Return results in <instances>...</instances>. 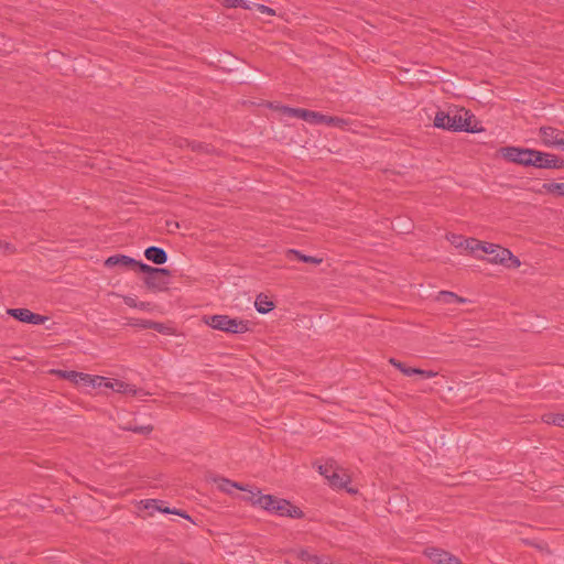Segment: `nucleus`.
<instances>
[{"label":"nucleus","mask_w":564,"mask_h":564,"mask_svg":"<svg viewBox=\"0 0 564 564\" xmlns=\"http://www.w3.org/2000/svg\"><path fill=\"white\" fill-rule=\"evenodd\" d=\"M474 115L462 108L448 112L438 111L434 118V126L451 131L477 132Z\"/></svg>","instance_id":"obj_1"},{"label":"nucleus","mask_w":564,"mask_h":564,"mask_svg":"<svg viewBox=\"0 0 564 564\" xmlns=\"http://www.w3.org/2000/svg\"><path fill=\"white\" fill-rule=\"evenodd\" d=\"M245 500L252 506H258L279 516H288L295 519L302 517L300 508L293 506L288 500L275 498L271 495H261L259 491H250V495H248Z\"/></svg>","instance_id":"obj_2"},{"label":"nucleus","mask_w":564,"mask_h":564,"mask_svg":"<svg viewBox=\"0 0 564 564\" xmlns=\"http://www.w3.org/2000/svg\"><path fill=\"white\" fill-rule=\"evenodd\" d=\"M321 475H323L330 487L335 489H346L350 494H355L356 490L348 487L350 482V476L338 466L334 459L326 460L325 464H314Z\"/></svg>","instance_id":"obj_3"},{"label":"nucleus","mask_w":564,"mask_h":564,"mask_svg":"<svg viewBox=\"0 0 564 564\" xmlns=\"http://www.w3.org/2000/svg\"><path fill=\"white\" fill-rule=\"evenodd\" d=\"M204 321L209 327L230 334H243L249 330L250 326L248 321L231 318L228 315L206 316Z\"/></svg>","instance_id":"obj_4"},{"label":"nucleus","mask_w":564,"mask_h":564,"mask_svg":"<svg viewBox=\"0 0 564 564\" xmlns=\"http://www.w3.org/2000/svg\"><path fill=\"white\" fill-rule=\"evenodd\" d=\"M530 166L538 169H562L564 167V160L554 154L532 149Z\"/></svg>","instance_id":"obj_5"},{"label":"nucleus","mask_w":564,"mask_h":564,"mask_svg":"<svg viewBox=\"0 0 564 564\" xmlns=\"http://www.w3.org/2000/svg\"><path fill=\"white\" fill-rule=\"evenodd\" d=\"M531 152L532 149L518 147H505L500 149V154L505 160L523 166H530Z\"/></svg>","instance_id":"obj_6"},{"label":"nucleus","mask_w":564,"mask_h":564,"mask_svg":"<svg viewBox=\"0 0 564 564\" xmlns=\"http://www.w3.org/2000/svg\"><path fill=\"white\" fill-rule=\"evenodd\" d=\"M539 135L545 147L564 148V131L554 127H541Z\"/></svg>","instance_id":"obj_7"},{"label":"nucleus","mask_w":564,"mask_h":564,"mask_svg":"<svg viewBox=\"0 0 564 564\" xmlns=\"http://www.w3.org/2000/svg\"><path fill=\"white\" fill-rule=\"evenodd\" d=\"M489 262L514 269L519 268L521 264L520 260L513 256L509 249L502 248L500 246L497 247L494 254L489 256Z\"/></svg>","instance_id":"obj_8"},{"label":"nucleus","mask_w":564,"mask_h":564,"mask_svg":"<svg viewBox=\"0 0 564 564\" xmlns=\"http://www.w3.org/2000/svg\"><path fill=\"white\" fill-rule=\"evenodd\" d=\"M280 110L284 116L300 118L311 124H318V119H321V112L317 111L286 106L281 107Z\"/></svg>","instance_id":"obj_9"},{"label":"nucleus","mask_w":564,"mask_h":564,"mask_svg":"<svg viewBox=\"0 0 564 564\" xmlns=\"http://www.w3.org/2000/svg\"><path fill=\"white\" fill-rule=\"evenodd\" d=\"M8 314L13 316L20 322L33 324V325H40L44 322V317L32 313L28 308H10L8 310Z\"/></svg>","instance_id":"obj_10"},{"label":"nucleus","mask_w":564,"mask_h":564,"mask_svg":"<svg viewBox=\"0 0 564 564\" xmlns=\"http://www.w3.org/2000/svg\"><path fill=\"white\" fill-rule=\"evenodd\" d=\"M425 555L436 564H457V557L449 554L448 552L436 549V547H430L425 550Z\"/></svg>","instance_id":"obj_11"},{"label":"nucleus","mask_w":564,"mask_h":564,"mask_svg":"<svg viewBox=\"0 0 564 564\" xmlns=\"http://www.w3.org/2000/svg\"><path fill=\"white\" fill-rule=\"evenodd\" d=\"M144 256L149 261L155 264H163L167 260V254L164 249L154 246L147 248Z\"/></svg>","instance_id":"obj_12"},{"label":"nucleus","mask_w":564,"mask_h":564,"mask_svg":"<svg viewBox=\"0 0 564 564\" xmlns=\"http://www.w3.org/2000/svg\"><path fill=\"white\" fill-rule=\"evenodd\" d=\"M318 124H326L328 127H336L341 130H346V129H348L349 121L346 118L325 116V115L321 113V119H318Z\"/></svg>","instance_id":"obj_13"},{"label":"nucleus","mask_w":564,"mask_h":564,"mask_svg":"<svg viewBox=\"0 0 564 564\" xmlns=\"http://www.w3.org/2000/svg\"><path fill=\"white\" fill-rule=\"evenodd\" d=\"M133 264H137V260L124 254L111 256L105 261V265L108 268H112L116 265L129 268L132 267Z\"/></svg>","instance_id":"obj_14"},{"label":"nucleus","mask_w":564,"mask_h":564,"mask_svg":"<svg viewBox=\"0 0 564 564\" xmlns=\"http://www.w3.org/2000/svg\"><path fill=\"white\" fill-rule=\"evenodd\" d=\"M215 482L217 484V487L219 490L226 494H230L232 489H239L242 491H248L250 494L251 490H249L247 487L240 485L239 482L231 481L227 478H216Z\"/></svg>","instance_id":"obj_15"},{"label":"nucleus","mask_w":564,"mask_h":564,"mask_svg":"<svg viewBox=\"0 0 564 564\" xmlns=\"http://www.w3.org/2000/svg\"><path fill=\"white\" fill-rule=\"evenodd\" d=\"M115 392L123 393V394H137L138 390L134 386H131L124 381L110 379L109 381V388Z\"/></svg>","instance_id":"obj_16"},{"label":"nucleus","mask_w":564,"mask_h":564,"mask_svg":"<svg viewBox=\"0 0 564 564\" xmlns=\"http://www.w3.org/2000/svg\"><path fill=\"white\" fill-rule=\"evenodd\" d=\"M254 306L259 313L267 314L273 310L274 304L267 295L259 294L256 299Z\"/></svg>","instance_id":"obj_17"},{"label":"nucleus","mask_w":564,"mask_h":564,"mask_svg":"<svg viewBox=\"0 0 564 564\" xmlns=\"http://www.w3.org/2000/svg\"><path fill=\"white\" fill-rule=\"evenodd\" d=\"M122 299L123 302L130 307L138 308L141 311L152 310V304L150 302H140L134 296L131 295H123Z\"/></svg>","instance_id":"obj_18"},{"label":"nucleus","mask_w":564,"mask_h":564,"mask_svg":"<svg viewBox=\"0 0 564 564\" xmlns=\"http://www.w3.org/2000/svg\"><path fill=\"white\" fill-rule=\"evenodd\" d=\"M132 267H137L139 268V270L143 273H145L147 275H151V274H164V275H169L170 274V271L167 269H164V268H153L149 264H145V263H142V262H139L137 261V264H133Z\"/></svg>","instance_id":"obj_19"},{"label":"nucleus","mask_w":564,"mask_h":564,"mask_svg":"<svg viewBox=\"0 0 564 564\" xmlns=\"http://www.w3.org/2000/svg\"><path fill=\"white\" fill-rule=\"evenodd\" d=\"M286 256H288L289 258H291V257H296L299 260H301V261H303V262H306V263L318 264V263H321V262H322V260H321V259H318V258L302 254L300 251L294 250V249H290V250H288Z\"/></svg>","instance_id":"obj_20"},{"label":"nucleus","mask_w":564,"mask_h":564,"mask_svg":"<svg viewBox=\"0 0 564 564\" xmlns=\"http://www.w3.org/2000/svg\"><path fill=\"white\" fill-rule=\"evenodd\" d=\"M437 299L444 303H465L466 302V299H463V297L456 295L455 293L448 292V291L440 292Z\"/></svg>","instance_id":"obj_21"},{"label":"nucleus","mask_w":564,"mask_h":564,"mask_svg":"<svg viewBox=\"0 0 564 564\" xmlns=\"http://www.w3.org/2000/svg\"><path fill=\"white\" fill-rule=\"evenodd\" d=\"M546 424H553L564 427V414L561 413H546L542 416Z\"/></svg>","instance_id":"obj_22"},{"label":"nucleus","mask_w":564,"mask_h":564,"mask_svg":"<svg viewBox=\"0 0 564 564\" xmlns=\"http://www.w3.org/2000/svg\"><path fill=\"white\" fill-rule=\"evenodd\" d=\"M299 558L311 564H324L317 555L310 553L307 550H301L299 552Z\"/></svg>","instance_id":"obj_23"},{"label":"nucleus","mask_w":564,"mask_h":564,"mask_svg":"<svg viewBox=\"0 0 564 564\" xmlns=\"http://www.w3.org/2000/svg\"><path fill=\"white\" fill-rule=\"evenodd\" d=\"M145 284L151 289H162L166 283L160 280V274L147 275Z\"/></svg>","instance_id":"obj_24"},{"label":"nucleus","mask_w":564,"mask_h":564,"mask_svg":"<svg viewBox=\"0 0 564 564\" xmlns=\"http://www.w3.org/2000/svg\"><path fill=\"white\" fill-rule=\"evenodd\" d=\"M480 241L475 238H469L465 240L464 249L469 251L471 254H477L480 251Z\"/></svg>","instance_id":"obj_25"},{"label":"nucleus","mask_w":564,"mask_h":564,"mask_svg":"<svg viewBox=\"0 0 564 564\" xmlns=\"http://www.w3.org/2000/svg\"><path fill=\"white\" fill-rule=\"evenodd\" d=\"M152 329L163 335H173L175 333L172 326L158 322L152 323Z\"/></svg>","instance_id":"obj_26"},{"label":"nucleus","mask_w":564,"mask_h":564,"mask_svg":"<svg viewBox=\"0 0 564 564\" xmlns=\"http://www.w3.org/2000/svg\"><path fill=\"white\" fill-rule=\"evenodd\" d=\"M54 373H56L61 378L74 382L75 384L78 383L79 372L77 371L54 370Z\"/></svg>","instance_id":"obj_27"},{"label":"nucleus","mask_w":564,"mask_h":564,"mask_svg":"<svg viewBox=\"0 0 564 564\" xmlns=\"http://www.w3.org/2000/svg\"><path fill=\"white\" fill-rule=\"evenodd\" d=\"M543 187L550 193H557L564 196V183H545Z\"/></svg>","instance_id":"obj_28"},{"label":"nucleus","mask_w":564,"mask_h":564,"mask_svg":"<svg viewBox=\"0 0 564 564\" xmlns=\"http://www.w3.org/2000/svg\"><path fill=\"white\" fill-rule=\"evenodd\" d=\"M143 505V508L151 511H159L162 510V507L160 506V501L156 499H147L141 501Z\"/></svg>","instance_id":"obj_29"},{"label":"nucleus","mask_w":564,"mask_h":564,"mask_svg":"<svg viewBox=\"0 0 564 564\" xmlns=\"http://www.w3.org/2000/svg\"><path fill=\"white\" fill-rule=\"evenodd\" d=\"M447 240L455 247V248H464L465 240L463 236L451 234L447 236Z\"/></svg>","instance_id":"obj_30"},{"label":"nucleus","mask_w":564,"mask_h":564,"mask_svg":"<svg viewBox=\"0 0 564 564\" xmlns=\"http://www.w3.org/2000/svg\"><path fill=\"white\" fill-rule=\"evenodd\" d=\"M93 382H94V376L79 372L78 383H76V384L83 386V387H91Z\"/></svg>","instance_id":"obj_31"},{"label":"nucleus","mask_w":564,"mask_h":564,"mask_svg":"<svg viewBox=\"0 0 564 564\" xmlns=\"http://www.w3.org/2000/svg\"><path fill=\"white\" fill-rule=\"evenodd\" d=\"M226 7L249 9L246 0H221Z\"/></svg>","instance_id":"obj_32"},{"label":"nucleus","mask_w":564,"mask_h":564,"mask_svg":"<svg viewBox=\"0 0 564 564\" xmlns=\"http://www.w3.org/2000/svg\"><path fill=\"white\" fill-rule=\"evenodd\" d=\"M109 378L101 377V376H94V382L91 384L93 388H109Z\"/></svg>","instance_id":"obj_33"},{"label":"nucleus","mask_w":564,"mask_h":564,"mask_svg":"<svg viewBox=\"0 0 564 564\" xmlns=\"http://www.w3.org/2000/svg\"><path fill=\"white\" fill-rule=\"evenodd\" d=\"M124 430L132 431L139 434H149L152 432L153 427L151 425H141V426H126Z\"/></svg>","instance_id":"obj_34"},{"label":"nucleus","mask_w":564,"mask_h":564,"mask_svg":"<svg viewBox=\"0 0 564 564\" xmlns=\"http://www.w3.org/2000/svg\"><path fill=\"white\" fill-rule=\"evenodd\" d=\"M480 251L484 253H487L488 256L494 254L495 250L497 249L498 245L490 243V242H481L480 241Z\"/></svg>","instance_id":"obj_35"},{"label":"nucleus","mask_w":564,"mask_h":564,"mask_svg":"<svg viewBox=\"0 0 564 564\" xmlns=\"http://www.w3.org/2000/svg\"><path fill=\"white\" fill-rule=\"evenodd\" d=\"M160 512H163V513H172V514H177V516H181L187 520H192L191 517L186 513H184L183 511L181 510H175V509H170V508H162V510H159Z\"/></svg>","instance_id":"obj_36"},{"label":"nucleus","mask_w":564,"mask_h":564,"mask_svg":"<svg viewBox=\"0 0 564 564\" xmlns=\"http://www.w3.org/2000/svg\"><path fill=\"white\" fill-rule=\"evenodd\" d=\"M152 323L153 321L149 319H137L132 325L140 327V328H151L152 329Z\"/></svg>","instance_id":"obj_37"},{"label":"nucleus","mask_w":564,"mask_h":564,"mask_svg":"<svg viewBox=\"0 0 564 564\" xmlns=\"http://www.w3.org/2000/svg\"><path fill=\"white\" fill-rule=\"evenodd\" d=\"M416 375H420L425 379H430V378H434L437 375V372H435L433 370L419 369V372Z\"/></svg>","instance_id":"obj_38"},{"label":"nucleus","mask_w":564,"mask_h":564,"mask_svg":"<svg viewBox=\"0 0 564 564\" xmlns=\"http://www.w3.org/2000/svg\"><path fill=\"white\" fill-rule=\"evenodd\" d=\"M258 10L261 12V13H265V14H269V15H273L274 14V10L267 7V6H263V4H258Z\"/></svg>","instance_id":"obj_39"},{"label":"nucleus","mask_w":564,"mask_h":564,"mask_svg":"<svg viewBox=\"0 0 564 564\" xmlns=\"http://www.w3.org/2000/svg\"><path fill=\"white\" fill-rule=\"evenodd\" d=\"M390 364L393 365L395 368H398L402 373H403V370L406 368L402 362L398 361L394 358L390 359Z\"/></svg>","instance_id":"obj_40"},{"label":"nucleus","mask_w":564,"mask_h":564,"mask_svg":"<svg viewBox=\"0 0 564 564\" xmlns=\"http://www.w3.org/2000/svg\"><path fill=\"white\" fill-rule=\"evenodd\" d=\"M419 372V368H411V367H406L404 370H403V373L405 376H412V375H416Z\"/></svg>","instance_id":"obj_41"},{"label":"nucleus","mask_w":564,"mask_h":564,"mask_svg":"<svg viewBox=\"0 0 564 564\" xmlns=\"http://www.w3.org/2000/svg\"><path fill=\"white\" fill-rule=\"evenodd\" d=\"M457 564H462V562L457 558Z\"/></svg>","instance_id":"obj_42"}]
</instances>
